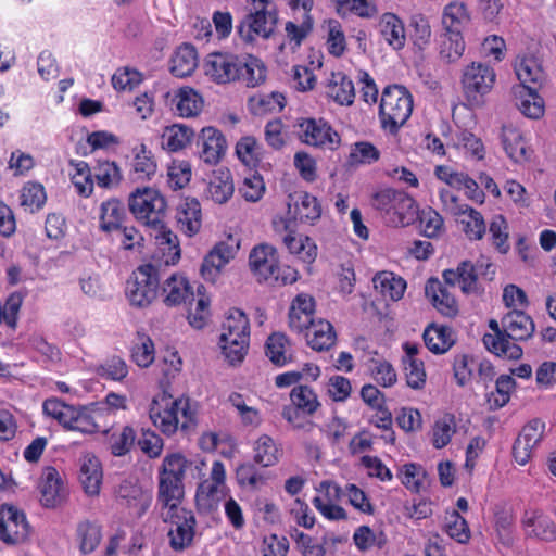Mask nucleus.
Here are the masks:
<instances>
[{
	"label": "nucleus",
	"instance_id": "nucleus-1",
	"mask_svg": "<svg viewBox=\"0 0 556 556\" xmlns=\"http://www.w3.org/2000/svg\"><path fill=\"white\" fill-rule=\"evenodd\" d=\"M149 416L153 425L166 435L174 434L178 429L188 431L195 419L188 397L173 399L165 392L153 399Z\"/></svg>",
	"mask_w": 556,
	"mask_h": 556
},
{
	"label": "nucleus",
	"instance_id": "nucleus-2",
	"mask_svg": "<svg viewBox=\"0 0 556 556\" xmlns=\"http://www.w3.org/2000/svg\"><path fill=\"white\" fill-rule=\"evenodd\" d=\"M371 205L380 212L384 222L392 227L409 226L418 216L416 201L404 191L392 188L381 189L374 193Z\"/></svg>",
	"mask_w": 556,
	"mask_h": 556
},
{
	"label": "nucleus",
	"instance_id": "nucleus-3",
	"mask_svg": "<svg viewBox=\"0 0 556 556\" xmlns=\"http://www.w3.org/2000/svg\"><path fill=\"white\" fill-rule=\"evenodd\" d=\"M250 341V324L245 314L238 308L228 311L222 325L219 345L230 365L243 361Z\"/></svg>",
	"mask_w": 556,
	"mask_h": 556
},
{
	"label": "nucleus",
	"instance_id": "nucleus-4",
	"mask_svg": "<svg viewBox=\"0 0 556 556\" xmlns=\"http://www.w3.org/2000/svg\"><path fill=\"white\" fill-rule=\"evenodd\" d=\"M413 112V96L403 86H388L383 89L379 105V119L383 130L395 134Z\"/></svg>",
	"mask_w": 556,
	"mask_h": 556
},
{
	"label": "nucleus",
	"instance_id": "nucleus-5",
	"mask_svg": "<svg viewBox=\"0 0 556 556\" xmlns=\"http://www.w3.org/2000/svg\"><path fill=\"white\" fill-rule=\"evenodd\" d=\"M128 206L134 217L149 228H163L167 203L153 188L137 189L129 195Z\"/></svg>",
	"mask_w": 556,
	"mask_h": 556
},
{
	"label": "nucleus",
	"instance_id": "nucleus-6",
	"mask_svg": "<svg viewBox=\"0 0 556 556\" xmlns=\"http://www.w3.org/2000/svg\"><path fill=\"white\" fill-rule=\"evenodd\" d=\"M252 10L239 25L238 31L245 41L256 37L268 39L275 33L278 11L271 0H251Z\"/></svg>",
	"mask_w": 556,
	"mask_h": 556
},
{
	"label": "nucleus",
	"instance_id": "nucleus-7",
	"mask_svg": "<svg viewBox=\"0 0 556 556\" xmlns=\"http://www.w3.org/2000/svg\"><path fill=\"white\" fill-rule=\"evenodd\" d=\"M159 287L157 268L152 264H144L132 273L125 292L132 306L146 307L156 299Z\"/></svg>",
	"mask_w": 556,
	"mask_h": 556
},
{
	"label": "nucleus",
	"instance_id": "nucleus-8",
	"mask_svg": "<svg viewBox=\"0 0 556 556\" xmlns=\"http://www.w3.org/2000/svg\"><path fill=\"white\" fill-rule=\"evenodd\" d=\"M226 496V469L220 460L213 462L210 478L203 480L197 488L195 505L199 513L215 511Z\"/></svg>",
	"mask_w": 556,
	"mask_h": 556
},
{
	"label": "nucleus",
	"instance_id": "nucleus-9",
	"mask_svg": "<svg viewBox=\"0 0 556 556\" xmlns=\"http://www.w3.org/2000/svg\"><path fill=\"white\" fill-rule=\"evenodd\" d=\"M493 276V265L488 261L478 262L473 265L470 261L460 262L456 269H445L442 273L443 280L446 286H459L460 290L466 294H478L481 291L478 277ZM492 279V277H490Z\"/></svg>",
	"mask_w": 556,
	"mask_h": 556
},
{
	"label": "nucleus",
	"instance_id": "nucleus-10",
	"mask_svg": "<svg viewBox=\"0 0 556 556\" xmlns=\"http://www.w3.org/2000/svg\"><path fill=\"white\" fill-rule=\"evenodd\" d=\"M164 522L169 523L167 533L169 546L182 552L192 546L195 536L197 519L192 510L185 508L172 513H161Z\"/></svg>",
	"mask_w": 556,
	"mask_h": 556
},
{
	"label": "nucleus",
	"instance_id": "nucleus-11",
	"mask_svg": "<svg viewBox=\"0 0 556 556\" xmlns=\"http://www.w3.org/2000/svg\"><path fill=\"white\" fill-rule=\"evenodd\" d=\"M494 70L483 63L472 62L463 73L462 84L464 92L469 101L479 102L489 93L495 83Z\"/></svg>",
	"mask_w": 556,
	"mask_h": 556
},
{
	"label": "nucleus",
	"instance_id": "nucleus-12",
	"mask_svg": "<svg viewBox=\"0 0 556 556\" xmlns=\"http://www.w3.org/2000/svg\"><path fill=\"white\" fill-rule=\"evenodd\" d=\"M299 137L302 142L327 150H336L340 144L339 134L323 118H306L299 123Z\"/></svg>",
	"mask_w": 556,
	"mask_h": 556
},
{
	"label": "nucleus",
	"instance_id": "nucleus-13",
	"mask_svg": "<svg viewBox=\"0 0 556 556\" xmlns=\"http://www.w3.org/2000/svg\"><path fill=\"white\" fill-rule=\"evenodd\" d=\"M37 488L40 503L46 508L60 507L68 498V489L62 476L54 467L42 469Z\"/></svg>",
	"mask_w": 556,
	"mask_h": 556
},
{
	"label": "nucleus",
	"instance_id": "nucleus-14",
	"mask_svg": "<svg viewBox=\"0 0 556 556\" xmlns=\"http://www.w3.org/2000/svg\"><path fill=\"white\" fill-rule=\"evenodd\" d=\"M29 534V525L23 511L13 505L0 507V540L7 544H18Z\"/></svg>",
	"mask_w": 556,
	"mask_h": 556
},
{
	"label": "nucleus",
	"instance_id": "nucleus-15",
	"mask_svg": "<svg viewBox=\"0 0 556 556\" xmlns=\"http://www.w3.org/2000/svg\"><path fill=\"white\" fill-rule=\"evenodd\" d=\"M240 59L231 53H210L204 60V74L217 84L235 81L239 77Z\"/></svg>",
	"mask_w": 556,
	"mask_h": 556
},
{
	"label": "nucleus",
	"instance_id": "nucleus-16",
	"mask_svg": "<svg viewBox=\"0 0 556 556\" xmlns=\"http://www.w3.org/2000/svg\"><path fill=\"white\" fill-rule=\"evenodd\" d=\"M501 327L504 338L510 342L528 340L535 331L533 319L522 309H513L505 314L501 319Z\"/></svg>",
	"mask_w": 556,
	"mask_h": 556
},
{
	"label": "nucleus",
	"instance_id": "nucleus-17",
	"mask_svg": "<svg viewBox=\"0 0 556 556\" xmlns=\"http://www.w3.org/2000/svg\"><path fill=\"white\" fill-rule=\"evenodd\" d=\"M288 215L301 223L314 224L320 218L321 207L316 197L307 192L289 195Z\"/></svg>",
	"mask_w": 556,
	"mask_h": 556
},
{
	"label": "nucleus",
	"instance_id": "nucleus-18",
	"mask_svg": "<svg viewBox=\"0 0 556 556\" xmlns=\"http://www.w3.org/2000/svg\"><path fill=\"white\" fill-rule=\"evenodd\" d=\"M427 299L433 307L445 317H454L458 314V303L438 278H430L425 287Z\"/></svg>",
	"mask_w": 556,
	"mask_h": 556
},
{
	"label": "nucleus",
	"instance_id": "nucleus-19",
	"mask_svg": "<svg viewBox=\"0 0 556 556\" xmlns=\"http://www.w3.org/2000/svg\"><path fill=\"white\" fill-rule=\"evenodd\" d=\"M198 146L200 147V157L211 165L218 163L227 149L224 135L212 126L201 130Z\"/></svg>",
	"mask_w": 556,
	"mask_h": 556
},
{
	"label": "nucleus",
	"instance_id": "nucleus-20",
	"mask_svg": "<svg viewBox=\"0 0 556 556\" xmlns=\"http://www.w3.org/2000/svg\"><path fill=\"white\" fill-rule=\"evenodd\" d=\"M278 264L277 251L269 244L255 247L249 255V265L257 279L269 281Z\"/></svg>",
	"mask_w": 556,
	"mask_h": 556
},
{
	"label": "nucleus",
	"instance_id": "nucleus-21",
	"mask_svg": "<svg viewBox=\"0 0 556 556\" xmlns=\"http://www.w3.org/2000/svg\"><path fill=\"white\" fill-rule=\"evenodd\" d=\"M177 228L188 237L198 233L202 226L201 204L194 198H187L176 208Z\"/></svg>",
	"mask_w": 556,
	"mask_h": 556
},
{
	"label": "nucleus",
	"instance_id": "nucleus-22",
	"mask_svg": "<svg viewBox=\"0 0 556 556\" xmlns=\"http://www.w3.org/2000/svg\"><path fill=\"white\" fill-rule=\"evenodd\" d=\"M501 141L506 154L514 162L523 163L530 159L531 150L522 132L514 124L508 123L502 126Z\"/></svg>",
	"mask_w": 556,
	"mask_h": 556
},
{
	"label": "nucleus",
	"instance_id": "nucleus-23",
	"mask_svg": "<svg viewBox=\"0 0 556 556\" xmlns=\"http://www.w3.org/2000/svg\"><path fill=\"white\" fill-rule=\"evenodd\" d=\"M489 327L493 333H485L483 336V344L490 352L510 359H518L522 356V349L517 343L504 338L501 323L491 319Z\"/></svg>",
	"mask_w": 556,
	"mask_h": 556
},
{
	"label": "nucleus",
	"instance_id": "nucleus-24",
	"mask_svg": "<svg viewBox=\"0 0 556 556\" xmlns=\"http://www.w3.org/2000/svg\"><path fill=\"white\" fill-rule=\"evenodd\" d=\"M514 67L517 78L521 83L522 90L538 91L545 81L544 71L539 60L534 56H519Z\"/></svg>",
	"mask_w": 556,
	"mask_h": 556
},
{
	"label": "nucleus",
	"instance_id": "nucleus-25",
	"mask_svg": "<svg viewBox=\"0 0 556 556\" xmlns=\"http://www.w3.org/2000/svg\"><path fill=\"white\" fill-rule=\"evenodd\" d=\"M235 185L229 169L218 168L211 175L204 195L216 204H224L232 197Z\"/></svg>",
	"mask_w": 556,
	"mask_h": 556
},
{
	"label": "nucleus",
	"instance_id": "nucleus-26",
	"mask_svg": "<svg viewBox=\"0 0 556 556\" xmlns=\"http://www.w3.org/2000/svg\"><path fill=\"white\" fill-rule=\"evenodd\" d=\"M185 495L184 482L159 477L156 502L161 513H172L185 509L181 505Z\"/></svg>",
	"mask_w": 556,
	"mask_h": 556
},
{
	"label": "nucleus",
	"instance_id": "nucleus-27",
	"mask_svg": "<svg viewBox=\"0 0 556 556\" xmlns=\"http://www.w3.org/2000/svg\"><path fill=\"white\" fill-rule=\"evenodd\" d=\"M79 480L86 494L98 495L102 483V468L100 460L90 453L84 454L79 459Z\"/></svg>",
	"mask_w": 556,
	"mask_h": 556
},
{
	"label": "nucleus",
	"instance_id": "nucleus-28",
	"mask_svg": "<svg viewBox=\"0 0 556 556\" xmlns=\"http://www.w3.org/2000/svg\"><path fill=\"white\" fill-rule=\"evenodd\" d=\"M525 534L543 542L556 541V525L540 513L526 514L522 519Z\"/></svg>",
	"mask_w": 556,
	"mask_h": 556
},
{
	"label": "nucleus",
	"instance_id": "nucleus-29",
	"mask_svg": "<svg viewBox=\"0 0 556 556\" xmlns=\"http://www.w3.org/2000/svg\"><path fill=\"white\" fill-rule=\"evenodd\" d=\"M233 257L232 249L225 242L216 244L204 257L201 275L206 281L214 282L224 266Z\"/></svg>",
	"mask_w": 556,
	"mask_h": 556
},
{
	"label": "nucleus",
	"instance_id": "nucleus-30",
	"mask_svg": "<svg viewBox=\"0 0 556 556\" xmlns=\"http://www.w3.org/2000/svg\"><path fill=\"white\" fill-rule=\"evenodd\" d=\"M378 28L384 41L394 50H401L406 42V33L402 20L394 13L387 12L379 18Z\"/></svg>",
	"mask_w": 556,
	"mask_h": 556
},
{
	"label": "nucleus",
	"instance_id": "nucleus-31",
	"mask_svg": "<svg viewBox=\"0 0 556 556\" xmlns=\"http://www.w3.org/2000/svg\"><path fill=\"white\" fill-rule=\"evenodd\" d=\"M162 291L164 294V303L167 306H176L186 303L189 299L194 300L188 279L180 274H174L167 278L163 285Z\"/></svg>",
	"mask_w": 556,
	"mask_h": 556
},
{
	"label": "nucleus",
	"instance_id": "nucleus-32",
	"mask_svg": "<svg viewBox=\"0 0 556 556\" xmlns=\"http://www.w3.org/2000/svg\"><path fill=\"white\" fill-rule=\"evenodd\" d=\"M126 211L122 201L110 198L103 201L99 207V228L103 232L118 230L125 217Z\"/></svg>",
	"mask_w": 556,
	"mask_h": 556
},
{
	"label": "nucleus",
	"instance_id": "nucleus-33",
	"mask_svg": "<svg viewBox=\"0 0 556 556\" xmlns=\"http://www.w3.org/2000/svg\"><path fill=\"white\" fill-rule=\"evenodd\" d=\"M326 93L340 105H351L355 97L354 84L345 74L332 73L326 86Z\"/></svg>",
	"mask_w": 556,
	"mask_h": 556
},
{
	"label": "nucleus",
	"instance_id": "nucleus-34",
	"mask_svg": "<svg viewBox=\"0 0 556 556\" xmlns=\"http://www.w3.org/2000/svg\"><path fill=\"white\" fill-rule=\"evenodd\" d=\"M422 337L427 349L434 354L447 352L455 343L453 331L446 326L431 324L425 329Z\"/></svg>",
	"mask_w": 556,
	"mask_h": 556
},
{
	"label": "nucleus",
	"instance_id": "nucleus-35",
	"mask_svg": "<svg viewBox=\"0 0 556 556\" xmlns=\"http://www.w3.org/2000/svg\"><path fill=\"white\" fill-rule=\"evenodd\" d=\"M198 66V52L192 45L179 46L170 59V72L176 77L191 75Z\"/></svg>",
	"mask_w": 556,
	"mask_h": 556
},
{
	"label": "nucleus",
	"instance_id": "nucleus-36",
	"mask_svg": "<svg viewBox=\"0 0 556 556\" xmlns=\"http://www.w3.org/2000/svg\"><path fill=\"white\" fill-rule=\"evenodd\" d=\"M286 248L303 263L311 265L317 256V245L307 236L288 232L282 237Z\"/></svg>",
	"mask_w": 556,
	"mask_h": 556
},
{
	"label": "nucleus",
	"instance_id": "nucleus-37",
	"mask_svg": "<svg viewBox=\"0 0 556 556\" xmlns=\"http://www.w3.org/2000/svg\"><path fill=\"white\" fill-rule=\"evenodd\" d=\"M193 137L192 128L182 124H174L164 128L161 135V146L169 152H178L190 144Z\"/></svg>",
	"mask_w": 556,
	"mask_h": 556
},
{
	"label": "nucleus",
	"instance_id": "nucleus-38",
	"mask_svg": "<svg viewBox=\"0 0 556 556\" xmlns=\"http://www.w3.org/2000/svg\"><path fill=\"white\" fill-rule=\"evenodd\" d=\"M282 455L280 446L267 435H260L253 443V460L262 467L276 465Z\"/></svg>",
	"mask_w": 556,
	"mask_h": 556
},
{
	"label": "nucleus",
	"instance_id": "nucleus-39",
	"mask_svg": "<svg viewBox=\"0 0 556 556\" xmlns=\"http://www.w3.org/2000/svg\"><path fill=\"white\" fill-rule=\"evenodd\" d=\"M173 102H175L177 114L181 117L197 116L203 108L201 94L190 87L179 88L174 94Z\"/></svg>",
	"mask_w": 556,
	"mask_h": 556
},
{
	"label": "nucleus",
	"instance_id": "nucleus-40",
	"mask_svg": "<svg viewBox=\"0 0 556 556\" xmlns=\"http://www.w3.org/2000/svg\"><path fill=\"white\" fill-rule=\"evenodd\" d=\"M304 336L308 345L317 351L328 350L336 340L332 325L324 319L316 320Z\"/></svg>",
	"mask_w": 556,
	"mask_h": 556
},
{
	"label": "nucleus",
	"instance_id": "nucleus-41",
	"mask_svg": "<svg viewBox=\"0 0 556 556\" xmlns=\"http://www.w3.org/2000/svg\"><path fill=\"white\" fill-rule=\"evenodd\" d=\"M156 231L155 242L159 251L162 253V258L166 265L175 264L180 258V247L177 236L166 227L163 223V228H152Z\"/></svg>",
	"mask_w": 556,
	"mask_h": 556
},
{
	"label": "nucleus",
	"instance_id": "nucleus-42",
	"mask_svg": "<svg viewBox=\"0 0 556 556\" xmlns=\"http://www.w3.org/2000/svg\"><path fill=\"white\" fill-rule=\"evenodd\" d=\"M374 288L381 293L383 298L392 301L400 300L406 289V282L401 277H396L391 271H381L375 275L372 279Z\"/></svg>",
	"mask_w": 556,
	"mask_h": 556
},
{
	"label": "nucleus",
	"instance_id": "nucleus-43",
	"mask_svg": "<svg viewBox=\"0 0 556 556\" xmlns=\"http://www.w3.org/2000/svg\"><path fill=\"white\" fill-rule=\"evenodd\" d=\"M239 77L248 87H256L262 84L266 78V67L264 63L252 55L241 56Z\"/></svg>",
	"mask_w": 556,
	"mask_h": 556
},
{
	"label": "nucleus",
	"instance_id": "nucleus-44",
	"mask_svg": "<svg viewBox=\"0 0 556 556\" xmlns=\"http://www.w3.org/2000/svg\"><path fill=\"white\" fill-rule=\"evenodd\" d=\"M248 106L254 115L280 112L285 108V97L279 92L255 93L249 98Z\"/></svg>",
	"mask_w": 556,
	"mask_h": 556
},
{
	"label": "nucleus",
	"instance_id": "nucleus-45",
	"mask_svg": "<svg viewBox=\"0 0 556 556\" xmlns=\"http://www.w3.org/2000/svg\"><path fill=\"white\" fill-rule=\"evenodd\" d=\"M76 538L80 552L85 555L90 554L101 542V528L96 522L83 520L77 525Z\"/></svg>",
	"mask_w": 556,
	"mask_h": 556
},
{
	"label": "nucleus",
	"instance_id": "nucleus-46",
	"mask_svg": "<svg viewBox=\"0 0 556 556\" xmlns=\"http://www.w3.org/2000/svg\"><path fill=\"white\" fill-rule=\"evenodd\" d=\"M266 355L277 366L290 363L292 353L288 338L280 332L273 333L266 342Z\"/></svg>",
	"mask_w": 556,
	"mask_h": 556
},
{
	"label": "nucleus",
	"instance_id": "nucleus-47",
	"mask_svg": "<svg viewBox=\"0 0 556 556\" xmlns=\"http://www.w3.org/2000/svg\"><path fill=\"white\" fill-rule=\"evenodd\" d=\"M132 170L137 180H147L156 172V162L144 144L134 148Z\"/></svg>",
	"mask_w": 556,
	"mask_h": 556
},
{
	"label": "nucleus",
	"instance_id": "nucleus-48",
	"mask_svg": "<svg viewBox=\"0 0 556 556\" xmlns=\"http://www.w3.org/2000/svg\"><path fill=\"white\" fill-rule=\"evenodd\" d=\"M192 465L182 454L173 453L163 459L159 477L184 482L187 469Z\"/></svg>",
	"mask_w": 556,
	"mask_h": 556
},
{
	"label": "nucleus",
	"instance_id": "nucleus-49",
	"mask_svg": "<svg viewBox=\"0 0 556 556\" xmlns=\"http://www.w3.org/2000/svg\"><path fill=\"white\" fill-rule=\"evenodd\" d=\"M469 13L463 2H451L444 8L442 24L445 31H459L469 22Z\"/></svg>",
	"mask_w": 556,
	"mask_h": 556
},
{
	"label": "nucleus",
	"instance_id": "nucleus-50",
	"mask_svg": "<svg viewBox=\"0 0 556 556\" xmlns=\"http://www.w3.org/2000/svg\"><path fill=\"white\" fill-rule=\"evenodd\" d=\"M47 201L45 188L38 182H27L21 190V206L29 213L41 210Z\"/></svg>",
	"mask_w": 556,
	"mask_h": 556
},
{
	"label": "nucleus",
	"instance_id": "nucleus-51",
	"mask_svg": "<svg viewBox=\"0 0 556 556\" xmlns=\"http://www.w3.org/2000/svg\"><path fill=\"white\" fill-rule=\"evenodd\" d=\"M73 167L72 182L81 197H89L93 191V173L85 161H70Z\"/></svg>",
	"mask_w": 556,
	"mask_h": 556
},
{
	"label": "nucleus",
	"instance_id": "nucleus-52",
	"mask_svg": "<svg viewBox=\"0 0 556 556\" xmlns=\"http://www.w3.org/2000/svg\"><path fill=\"white\" fill-rule=\"evenodd\" d=\"M118 496L125 500L129 507L135 508L139 516L146 513L151 502L150 496L140 486L128 482L121 484Z\"/></svg>",
	"mask_w": 556,
	"mask_h": 556
},
{
	"label": "nucleus",
	"instance_id": "nucleus-53",
	"mask_svg": "<svg viewBox=\"0 0 556 556\" xmlns=\"http://www.w3.org/2000/svg\"><path fill=\"white\" fill-rule=\"evenodd\" d=\"M290 399L296 409L307 415H313L320 407L317 394L307 386L294 387L290 393Z\"/></svg>",
	"mask_w": 556,
	"mask_h": 556
},
{
	"label": "nucleus",
	"instance_id": "nucleus-54",
	"mask_svg": "<svg viewBox=\"0 0 556 556\" xmlns=\"http://www.w3.org/2000/svg\"><path fill=\"white\" fill-rule=\"evenodd\" d=\"M293 18V21L287 22L285 30L289 41L299 47L303 39L312 31L313 18L309 13H296Z\"/></svg>",
	"mask_w": 556,
	"mask_h": 556
},
{
	"label": "nucleus",
	"instance_id": "nucleus-55",
	"mask_svg": "<svg viewBox=\"0 0 556 556\" xmlns=\"http://www.w3.org/2000/svg\"><path fill=\"white\" fill-rule=\"evenodd\" d=\"M516 105L528 118L539 119L544 115V100L534 90H522Z\"/></svg>",
	"mask_w": 556,
	"mask_h": 556
},
{
	"label": "nucleus",
	"instance_id": "nucleus-56",
	"mask_svg": "<svg viewBox=\"0 0 556 556\" xmlns=\"http://www.w3.org/2000/svg\"><path fill=\"white\" fill-rule=\"evenodd\" d=\"M465 51V42L459 31H445L440 46V55L447 63L457 61Z\"/></svg>",
	"mask_w": 556,
	"mask_h": 556
},
{
	"label": "nucleus",
	"instance_id": "nucleus-57",
	"mask_svg": "<svg viewBox=\"0 0 556 556\" xmlns=\"http://www.w3.org/2000/svg\"><path fill=\"white\" fill-rule=\"evenodd\" d=\"M456 432L455 417L451 414H445L439 418L432 429V444L435 448H443L450 442Z\"/></svg>",
	"mask_w": 556,
	"mask_h": 556
},
{
	"label": "nucleus",
	"instance_id": "nucleus-58",
	"mask_svg": "<svg viewBox=\"0 0 556 556\" xmlns=\"http://www.w3.org/2000/svg\"><path fill=\"white\" fill-rule=\"evenodd\" d=\"M94 372L106 380L122 381L128 375V366L119 356H112L96 367Z\"/></svg>",
	"mask_w": 556,
	"mask_h": 556
},
{
	"label": "nucleus",
	"instance_id": "nucleus-59",
	"mask_svg": "<svg viewBox=\"0 0 556 556\" xmlns=\"http://www.w3.org/2000/svg\"><path fill=\"white\" fill-rule=\"evenodd\" d=\"M515 388V380L507 375H502L496 379L495 391L488 395V404L491 409H498L505 406L509 399L510 392Z\"/></svg>",
	"mask_w": 556,
	"mask_h": 556
},
{
	"label": "nucleus",
	"instance_id": "nucleus-60",
	"mask_svg": "<svg viewBox=\"0 0 556 556\" xmlns=\"http://www.w3.org/2000/svg\"><path fill=\"white\" fill-rule=\"evenodd\" d=\"M379 157L380 151L376 146L368 141H358L352 146L349 160L352 165H369Z\"/></svg>",
	"mask_w": 556,
	"mask_h": 556
},
{
	"label": "nucleus",
	"instance_id": "nucleus-61",
	"mask_svg": "<svg viewBox=\"0 0 556 556\" xmlns=\"http://www.w3.org/2000/svg\"><path fill=\"white\" fill-rule=\"evenodd\" d=\"M410 37L413 42L419 49H424L430 43L431 27L429 21L422 14H415L409 22Z\"/></svg>",
	"mask_w": 556,
	"mask_h": 556
},
{
	"label": "nucleus",
	"instance_id": "nucleus-62",
	"mask_svg": "<svg viewBox=\"0 0 556 556\" xmlns=\"http://www.w3.org/2000/svg\"><path fill=\"white\" fill-rule=\"evenodd\" d=\"M463 216L460 223L463 230L470 240H480L485 233V223L483 216L472 207H469L466 214Z\"/></svg>",
	"mask_w": 556,
	"mask_h": 556
},
{
	"label": "nucleus",
	"instance_id": "nucleus-63",
	"mask_svg": "<svg viewBox=\"0 0 556 556\" xmlns=\"http://www.w3.org/2000/svg\"><path fill=\"white\" fill-rule=\"evenodd\" d=\"M93 177L98 185L103 188L117 185L122 178L117 165L110 161H99L93 167Z\"/></svg>",
	"mask_w": 556,
	"mask_h": 556
},
{
	"label": "nucleus",
	"instance_id": "nucleus-64",
	"mask_svg": "<svg viewBox=\"0 0 556 556\" xmlns=\"http://www.w3.org/2000/svg\"><path fill=\"white\" fill-rule=\"evenodd\" d=\"M290 536L294 540L298 549L302 554V556H325L326 555V548L324 547V544L320 542H316L312 536L308 534L298 530L293 529L290 532Z\"/></svg>",
	"mask_w": 556,
	"mask_h": 556
}]
</instances>
